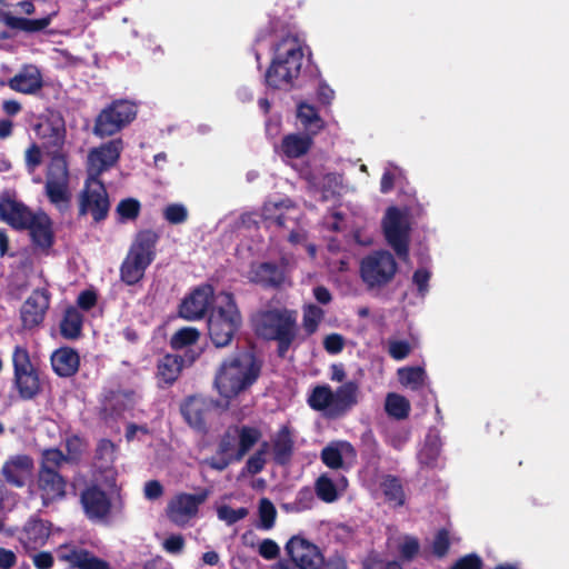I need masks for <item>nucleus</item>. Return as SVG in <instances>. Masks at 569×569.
Wrapping results in <instances>:
<instances>
[{"label":"nucleus","mask_w":569,"mask_h":569,"mask_svg":"<svg viewBox=\"0 0 569 569\" xmlns=\"http://www.w3.org/2000/svg\"><path fill=\"white\" fill-rule=\"evenodd\" d=\"M315 492L317 497L327 503L335 502L338 499V490L332 481L326 473L320 475L315 482Z\"/></svg>","instance_id":"37998d69"},{"label":"nucleus","mask_w":569,"mask_h":569,"mask_svg":"<svg viewBox=\"0 0 569 569\" xmlns=\"http://www.w3.org/2000/svg\"><path fill=\"white\" fill-rule=\"evenodd\" d=\"M388 352L392 359L403 360L410 355L411 346L406 340H390Z\"/></svg>","instance_id":"13d9d810"},{"label":"nucleus","mask_w":569,"mask_h":569,"mask_svg":"<svg viewBox=\"0 0 569 569\" xmlns=\"http://www.w3.org/2000/svg\"><path fill=\"white\" fill-rule=\"evenodd\" d=\"M323 318L325 311L322 308L315 303L305 305L302 309V329L306 336L315 335Z\"/></svg>","instance_id":"58836bf2"},{"label":"nucleus","mask_w":569,"mask_h":569,"mask_svg":"<svg viewBox=\"0 0 569 569\" xmlns=\"http://www.w3.org/2000/svg\"><path fill=\"white\" fill-rule=\"evenodd\" d=\"M137 111V106L129 100H113L97 116L93 133L104 138L121 131L136 119Z\"/></svg>","instance_id":"1a4fd4ad"},{"label":"nucleus","mask_w":569,"mask_h":569,"mask_svg":"<svg viewBox=\"0 0 569 569\" xmlns=\"http://www.w3.org/2000/svg\"><path fill=\"white\" fill-rule=\"evenodd\" d=\"M359 386L356 381H347L335 391L329 385H317L311 390L307 402L323 417L336 420L345 417L358 403Z\"/></svg>","instance_id":"39448f33"},{"label":"nucleus","mask_w":569,"mask_h":569,"mask_svg":"<svg viewBox=\"0 0 569 569\" xmlns=\"http://www.w3.org/2000/svg\"><path fill=\"white\" fill-rule=\"evenodd\" d=\"M380 488L387 502L393 507L403 506L406 495L400 478L393 475H386L382 478Z\"/></svg>","instance_id":"c9c22d12"},{"label":"nucleus","mask_w":569,"mask_h":569,"mask_svg":"<svg viewBox=\"0 0 569 569\" xmlns=\"http://www.w3.org/2000/svg\"><path fill=\"white\" fill-rule=\"evenodd\" d=\"M315 491L310 487H302L296 497V505L299 510H308L312 508L315 501Z\"/></svg>","instance_id":"e2e57ef3"},{"label":"nucleus","mask_w":569,"mask_h":569,"mask_svg":"<svg viewBox=\"0 0 569 569\" xmlns=\"http://www.w3.org/2000/svg\"><path fill=\"white\" fill-rule=\"evenodd\" d=\"M210 490L201 488L197 493H178L168 505V516L176 523L197 516L199 507L209 498Z\"/></svg>","instance_id":"f3484780"},{"label":"nucleus","mask_w":569,"mask_h":569,"mask_svg":"<svg viewBox=\"0 0 569 569\" xmlns=\"http://www.w3.org/2000/svg\"><path fill=\"white\" fill-rule=\"evenodd\" d=\"M449 569H482V561L479 556L471 553L458 559ZM497 569L515 568L499 566Z\"/></svg>","instance_id":"4d7b16f0"},{"label":"nucleus","mask_w":569,"mask_h":569,"mask_svg":"<svg viewBox=\"0 0 569 569\" xmlns=\"http://www.w3.org/2000/svg\"><path fill=\"white\" fill-rule=\"evenodd\" d=\"M32 243L42 250H49L54 244L53 222L43 211H38L29 222L27 229Z\"/></svg>","instance_id":"393cba45"},{"label":"nucleus","mask_w":569,"mask_h":569,"mask_svg":"<svg viewBox=\"0 0 569 569\" xmlns=\"http://www.w3.org/2000/svg\"><path fill=\"white\" fill-rule=\"evenodd\" d=\"M259 522L257 528L270 530L274 527L277 519V509L268 498H261L258 506Z\"/></svg>","instance_id":"c03bdc74"},{"label":"nucleus","mask_w":569,"mask_h":569,"mask_svg":"<svg viewBox=\"0 0 569 569\" xmlns=\"http://www.w3.org/2000/svg\"><path fill=\"white\" fill-rule=\"evenodd\" d=\"M430 277L431 273L423 268L417 269L413 272L412 281L417 286L419 293L422 296L428 291Z\"/></svg>","instance_id":"774afa93"},{"label":"nucleus","mask_w":569,"mask_h":569,"mask_svg":"<svg viewBox=\"0 0 569 569\" xmlns=\"http://www.w3.org/2000/svg\"><path fill=\"white\" fill-rule=\"evenodd\" d=\"M398 264L389 251L380 250L362 258L360 276L368 288H381L391 282Z\"/></svg>","instance_id":"9d476101"},{"label":"nucleus","mask_w":569,"mask_h":569,"mask_svg":"<svg viewBox=\"0 0 569 569\" xmlns=\"http://www.w3.org/2000/svg\"><path fill=\"white\" fill-rule=\"evenodd\" d=\"M383 232L387 242L400 259L409 254V227L397 207H389L383 219Z\"/></svg>","instance_id":"4468645a"},{"label":"nucleus","mask_w":569,"mask_h":569,"mask_svg":"<svg viewBox=\"0 0 569 569\" xmlns=\"http://www.w3.org/2000/svg\"><path fill=\"white\" fill-rule=\"evenodd\" d=\"M24 162L28 173H33L42 163V152L37 143H31L26 150Z\"/></svg>","instance_id":"6e6d98bb"},{"label":"nucleus","mask_w":569,"mask_h":569,"mask_svg":"<svg viewBox=\"0 0 569 569\" xmlns=\"http://www.w3.org/2000/svg\"><path fill=\"white\" fill-rule=\"evenodd\" d=\"M57 12L49 13L48 16L40 19H28L22 17H16L10 12L2 14V20L10 29L21 30L28 33H34L44 30L52 21V18Z\"/></svg>","instance_id":"c756f323"},{"label":"nucleus","mask_w":569,"mask_h":569,"mask_svg":"<svg viewBox=\"0 0 569 569\" xmlns=\"http://www.w3.org/2000/svg\"><path fill=\"white\" fill-rule=\"evenodd\" d=\"M200 338L198 329L192 327H184L179 329L170 340V346L174 350H180L186 347L194 345Z\"/></svg>","instance_id":"49530a36"},{"label":"nucleus","mask_w":569,"mask_h":569,"mask_svg":"<svg viewBox=\"0 0 569 569\" xmlns=\"http://www.w3.org/2000/svg\"><path fill=\"white\" fill-rule=\"evenodd\" d=\"M254 333L277 342V355L283 358L298 336V312L287 307L258 311L251 318Z\"/></svg>","instance_id":"f03ea898"},{"label":"nucleus","mask_w":569,"mask_h":569,"mask_svg":"<svg viewBox=\"0 0 569 569\" xmlns=\"http://www.w3.org/2000/svg\"><path fill=\"white\" fill-rule=\"evenodd\" d=\"M141 212V203L136 198H126L119 201L116 207V213L120 222L133 221Z\"/></svg>","instance_id":"a18cd8bd"},{"label":"nucleus","mask_w":569,"mask_h":569,"mask_svg":"<svg viewBox=\"0 0 569 569\" xmlns=\"http://www.w3.org/2000/svg\"><path fill=\"white\" fill-rule=\"evenodd\" d=\"M186 546L184 537L181 533L170 535L162 542L163 549L170 555H179L183 551Z\"/></svg>","instance_id":"bf43d9fd"},{"label":"nucleus","mask_w":569,"mask_h":569,"mask_svg":"<svg viewBox=\"0 0 569 569\" xmlns=\"http://www.w3.org/2000/svg\"><path fill=\"white\" fill-rule=\"evenodd\" d=\"M312 142L308 134L289 133L282 138L280 148L287 158L297 159L308 153Z\"/></svg>","instance_id":"72a5a7b5"},{"label":"nucleus","mask_w":569,"mask_h":569,"mask_svg":"<svg viewBox=\"0 0 569 569\" xmlns=\"http://www.w3.org/2000/svg\"><path fill=\"white\" fill-rule=\"evenodd\" d=\"M234 432L237 433L238 447L231 459H223L219 462L212 463V470L223 471L232 462H239L243 457L252 449V447L261 439L262 433L256 427L250 426H233Z\"/></svg>","instance_id":"4be33fe9"},{"label":"nucleus","mask_w":569,"mask_h":569,"mask_svg":"<svg viewBox=\"0 0 569 569\" xmlns=\"http://www.w3.org/2000/svg\"><path fill=\"white\" fill-rule=\"evenodd\" d=\"M263 362L252 350H238L224 358L216 376L219 395L231 400L250 389L260 378Z\"/></svg>","instance_id":"f257e3e1"},{"label":"nucleus","mask_w":569,"mask_h":569,"mask_svg":"<svg viewBox=\"0 0 569 569\" xmlns=\"http://www.w3.org/2000/svg\"><path fill=\"white\" fill-rule=\"evenodd\" d=\"M284 551L295 567L289 569H320L325 563L319 547L301 535L292 536L287 541Z\"/></svg>","instance_id":"ddd939ff"},{"label":"nucleus","mask_w":569,"mask_h":569,"mask_svg":"<svg viewBox=\"0 0 569 569\" xmlns=\"http://www.w3.org/2000/svg\"><path fill=\"white\" fill-rule=\"evenodd\" d=\"M419 541L417 538L408 537L400 546V556L405 560H412L419 552Z\"/></svg>","instance_id":"0e129e2a"},{"label":"nucleus","mask_w":569,"mask_h":569,"mask_svg":"<svg viewBox=\"0 0 569 569\" xmlns=\"http://www.w3.org/2000/svg\"><path fill=\"white\" fill-rule=\"evenodd\" d=\"M57 556L60 561L67 562L70 569H111L109 562L73 543L61 545Z\"/></svg>","instance_id":"6ab92c4d"},{"label":"nucleus","mask_w":569,"mask_h":569,"mask_svg":"<svg viewBox=\"0 0 569 569\" xmlns=\"http://www.w3.org/2000/svg\"><path fill=\"white\" fill-rule=\"evenodd\" d=\"M303 60L300 40L287 34L274 47V57L266 72V83L272 89L289 90L298 79Z\"/></svg>","instance_id":"7ed1b4c3"},{"label":"nucleus","mask_w":569,"mask_h":569,"mask_svg":"<svg viewBox=\"0 0 569 569\" xmlns=\"http://www.w3.org/2000/svg\"><path fill=\"white\" fill-rule=\"evenodd\" d=\"M250 283L264 290H279L289 282L288 262L284 258L280 261H254L250 263L247 272Z\"/></svg>","instance_id":"f8f14e48"},{"label":"nucleus","mask_w":569,"mask_h":569,"mask_svg":"<svg viewBox=\"0 0 569 569\" xmlns=\"http://www.w3.org/2000/svg\"><path fill=\"white\" fill-rule=\"evenodd\" d=\"M266 462V458L261 457V453H253L248 458L243 472L252 476L258 475L264 469Z\"/></svg>","instance_id":"69168bd1"},{"label":"nucleus","mask_w":569,"mask_h":569,"mask_svg":"<svg viewBox=\"0 0 569 569\" xmlns=\"http://www.w3.org/2000/svg\"><path fill=\"white\" fill-rule=\"evenodd\" d=\"M218 298L219 305L212 306L208 315V336L216 348H226L240 330L242 316L233 293L222 291Z\"/></svg>","instance_id":"20e7f679"},{"label":"nucleus","mask_w":569,"mask_h":569,"mask_svg":"<svg viewBox=\"0 0 569 569\" xmlns=\"http://www.w3.org/2000/svg\"><path fill=\"white\" fill-rule=\"evenodd\" d=\"M287 211H280L278 213H269L270 208H264V220L269 222L270 226H276L278 228L290 229L291 227H296V218L289 214V210L293 209V206H286Z\"/></svg>","instance_id":"8fccbe9b"},{"label":"nucleus","mask_w":569,"mask_h":569,"mask_svg":"<svg viewBox=\"0 0 569 569\" xmlns=\"http://www.w3.org/2000/svg\"><path fill=\"white\" fill-rule=\"evenodd\" d=\"M62 451L58 448L42 450L37 472V489L43 507L67 496V479L60 473Z\"/></svg>","instance_id":"0eeeda50"},{"label":"nucleus","mask_w":569,"mask_h":569,"mask_svg":"<svg viewBox=\"0 0 569 569\" xmlns=\"http://www.w3.org/2000/svg\"><path fill=\"white\" fill-rule=\"evenodd\" d=\"M163 218L171 224H181L188 219V210L181 203H171L164 208Z\"/></svg>","instance_id":"864d4df0"},{"label":"nucleus","mask_w":569,"mask_h":569,"mask_svg":"<svg viewBox=\"0 0 569 569\" xmlns=\"http://www.w3.org/2000/svg\"><path fill=\"white\" fill-rule=\"evenodd\" d=\"M183 368V358L179 355H164L158 360L157 377L159 381L171 386L180 376Z\"/></svg>","instance_id":"473e14b6"},{"label":"nucleus","mask_w":569,"mask_h":569,"mask_svg":"<svg viewBox=\"0 0 569 569\" xmlns=\"http://www.w3.org/2000/svg\"><path fill=\"white\" fill-rule=\"evenodd\" d=\"M323 348L330 355H338L345 348V338L340 333L327 335L323 339Z\"/></svg>","instance_id":"052dcab7"},{"label":"nucleus","mask_w":569,"mask_h":569,"mask_svg":"<svg viewBox=\"0 0 569 569\" xmlns=\"http://www.w3.org/2000/svg\"><path fill=\"white\" fill-rule=\"evenodd\" d=\"M425 370L421 367H406L398 370V377L402 385L418 390L425 383Z\"/></svg>","instance_id":"de8ad7c7"},{"label":"nucleus","mask_w":569,"mask_h":569,"mask_svg":"<svg viewBox=\"0 0 569 569\" xmlns=\"http://www.w3.org/2000/svg\"><path fill=\"white\" fill-rule=\"evenodd\" d=\"M36 132L42 140L43 148L47 149L49 154L62 152L66 140V129L63 124L54 126L50 122L39 123L36 127Z\"/></svg>","instance_id":"cd10ccee"},{"label":"nucleus","mask_w":569,"mask_h":569,"mask_svg":"<svg viewBox=\"0 0 569 569\" xmlns=\"http://www.w3.org/2000/svg\"><path fill=\"white\" fill-rule=\"evenodd\" d=\"M385 408L389 416L398 420L406 419L410 412L409 401L398 393H389L387 396Z\"/></svg>","instance_id":"79ce46f5"},{"label":"nucleus","mask_w":569,"mask_h":569,"mask_svg":"<svg viewBox=\"0 0 569 569\" xmlns=\"http://www.w3.org/2000/svg\"><path fill=\"white\" fill-rule=\"evenodd\" d=\"M67 453L62 452L64 462H78L83 452V441L78 435H72L64 442Z\"/></svg>","instance_id":"3c124183"},{"label":"nucleus","mask_w":569,"mask_h":569,"mask_svg":"<svg viewBox=\"0 0 569 569\" xmlns=\"http://www.w3.org/2000/svg\"><path fill=\"white\" fill-rule=\"evenodd\" d=\"M248 513L249 511L244 507L233 509L224 505L218 509L219 519L226 521V523L229 526L234 525L238 521L244 519L248 516Z\"/></svg>","instance_id":"5fc2aeb1"},{"label":"nucleus","mask_w":569,"mask_h":569,"mask_svg":"<svg viewBox=\"0 0 569 569\" xmlns=\"http://www.w3.org/2000/svg\"><path fill=\"white\" fill-rule=\"evenodd\" d=\"M212 407V400L200 396H190L181 405L180 411L189 427L199 432H207V419Z\"/></svg>","instance_id":"412c9836"},{"label":"nucleus","mask_w":569,"mask_h":569,"mask_svg":"<svg viewBox=\"0 0 569 569\" xmlns=\"http://www.w3.org/2000/svg\"><path fill=\"white\" fill-rule=\"evenodd\" d=\"M46 194L51 203L59 209L68 208L71 194L69 191V181L46 180Z\"/></svg>","instance_id":"4c0bfd02"},{"label":"nucleus","mask_w":569,"mask_h":569,"mask_svg":"<svg viewBox=\"0 0 569 569\" xmlns=\"http://www.w3.org/2000/svg\"><path fill=\"white\" fill-rule=\"evenodd\" d=\"M7 86L16 92L33 94L42 88L43 79L38 67L26 64L7 81Z\"/></svg>","instance_id":"a878e982"},{"label":"nucleus","mask_w":569,"mask_h":569,"mask_svg":"<svg viewBox=\"0 0 569 569\" xmlns=\"http://www.w3.org/2000/svg\"><path fill=\"white\" fill-rule=\"evenodd\" d=\"M343 456L355 458L357 456L355 447L348 441H341L337 446L329 445L321 450V461L330 469H340L343 467Z\"/></svg>","instance_id":"2f4dec72"},{"label":"nucleus","mask_w":569,"mask_h":569,"mask_svg":"<svg viewBox=\"0 0 569 569\" xmlns=\"http://www.w3.org/2000/svg\"><path fill=\"white\" fill-rule=\"evenodd\" d=\"M79 217L90 214L96 223L104 221L110 211V199L101 179L87 178L78 196Z\"/></svg>","instance_id":"9b49d317"},{"label":"nucleus","mask_w":569,"mask_h":569,"mask_svg":"<svg viewBox=\"0 0 569 569\" xmlns=\"http://www.w3.org/2000/svg\"><path fill=\"white\" fill-rule=\"evenodd\" d=\"M237 433L234 432L233 426L229 427L220 437L216 456L207 458L204 463L212 469V463L219 462L220 460L231 459L237 450Z\"/></svg>","instance_id":"f704fd0d"},{"label":"nucleus","mask_w":569,"mask_h":569,"mask_svg":"<svg viewBox=\"0 0 569 569\" xmlns=\"http://www.w3.org/2000/svg\"><path fill=\"white\" fill-rule=\"evenodd\" d=\"M33 469L34 462L30 456L17 455L3 463L1 473L9 485L22 488L31 479Z\"/></svg>","instance_id":"5701e85b"},{"label":"nucleus","mask_w":569,"mask_h":569,"mask_svg":"<svg viewBox=\"0 0 569 569\" xmlns=\"http://www.w3.org/2000/svg\"><path fill=\"white\" fill-rule=\"evenodd\" d=\"M259 555L267 560H272L279 557L280 548L273 540L264 539L259 546Z\"/></svg>","instance_id":"338daca9"},{"label":"nucleus","mask_w":569,"mask_h":569,"mask_svg":"<svg viewBox=\"0 0 569 569\" xmlns=\"http://www.w3.org/2000/svg\"><path fill=\"white\" fill-rule=\"evenodd\" d=\"M50 156L47 180L69 181L68 162L63 152L50 153Z\"/></svg>","instance_id":"a19ab883"},{"label":"nucleus","mask_w":569,"mask_h":569,"mask_svg":"<svg viewBox=\"0 0 569 569\" xmlns=\"http://www.w3.org/2000/svg\"><path fill=\"white\" fill-rule=\"evenodd\" d=\"M116 445L110 439L99 440L94 452V459L100 462L101 468H108L113 463L116 459Z\"/></svg>","instance_id":"09e8293b"},{"label":"nucleus","mask_w":569,"mask_h":569,"mask_svg":"<svg viewBox=\"0 0 569 569\" xmlns=\"http://www.w3.org/2000/svg\"><path fill=\"white\" fill-rule=\"evenodd\" d=\"M36 212L23 202L4 194L0 198V219L16 230H26Z\"/></svg>","instance_id":"b1692460"},{"label":"nucleus","mask_w":569,"mask_h":569,"mask_svg":"<svg viewBox=\"0 0 569 569\" xmlns=\"http://www.w3.org/2000/svg\"><path fill=\"white\" fill-rule=\"evenodd\" d=\"M297 117L307 130L317 132L323 128V120L318 110L309 103L301 102L298 104Z\"/></svg>","instance_id":"ea45409f"},{"label":"nucleus","mask_w":569,"mask_h":569,"mask_svg":"<svg viewBox=\"0 0 569 569\" xmlns=\"http://www.w3.org/2000/svg\"><path fill=\"white\" fill-rule=\"evenodd\" d=\"M295 451V441L290 429L283 426L276 435L272 443L273 461L278 466L290 463Z\"/></svg>","instance_id":"c85d7f7f"},{"label":"nucleus","mask_w":569,"mask_h":569,"mask_svg":"<svg viewBox=\"0 0 569 569\" xmlns=\"http://www.w3.org/2000/svg\"><path fill=\"white\" fill-rule=\"evenodd\" d=\"M53 372L61 378L74 376L80 366L79 353L70 347L57 349L50 357Z\"/></svg>","instance_id":"bb28decb"},{"label":"nucleus","mask_w":569,"mask_h":569,"mask_svg":"<svg viewBox=\"0 0 569 569\" xmlns=\"http://www.w3.org/2000/svg\"><path fill=\"white\" fill-rule=\"evenodd\" d=\"M23 536L28 545L41 547L50 536V527L42 519H31L24 526Z\"/></svg>","instance_id":"e433bc0d"},{"label":"nucleus","mask_w":569,"mask_h":569,"mask_svg":"<svg viewBox=\"0 0 569 569\" xmlns=\"http://www.w3.org/2000/svg\"><path fill=\"white\" fill-rule=\"evenodd\" d=\"M450 545L449 531L446 528L439 529L431 545L432 555L438 559L445 558L449 552Z\"/></svg>","instance_id":"603ef678"},{"label":"nucleus","mask_w":569,"mask_h":569,"mask_svg":"<svg viewBox=\"0 0 569 569\" xmlns=\"http://www.w3.org/2000/svg\"><path fill=\"white\" fill-rule=\"evenodd\" d=\"M51 293L46 288L34 289L20 308V320L23 330L39 327L50 307Z\"/></svg>","instance_id":"dca6fc26"},{"label":"nucleus","mask_w":569,"mask_h":569,"mask_svg":"<svg viewBox=\"0 0 569 569\" xmlns=\"http://www.w3.org/2000/svg\"><path fill=\"white\" fill-rule=\"evenodd\" d=\"M122 149L123 141L120 138L93 148L88 154V178L100 179L104 171L118 162Z\"/></svg>","instance_id":"2eb2a0df"},{"label":"nucleus","mask_w":569,"mask_h":569,"mask_svg":"<svg viewBox=\"0 0 569 569\" xmlns=\"http://www.w3.org/2000/svg\"><path fill=\"white\" fill-rule=\"evenodd\" d=\"M80 502L86 517L91 521L107 519L112 508L111 499L97 485L88 486L81 491Z\"/></svg>","instance_id":"aec40b11"},{"label":"nucleus","mask_w":569,"mask_h":569,"mask_svg":"<svg viewBox=\"0 0 569 569\" xmlns=\"http://www.w3.org/2000/svg\"><path fill=\"white\" fill-rule=\"evenodd\" d=\"M159 234L151 229L137 233L130 249L120 266V279L128 286L140 282L148 267L156 259V246Z\"/></svg>","instance_id":"423d86ee"},{"label":"nucleus","mask_w":569,"mask_h":569,"mask_svg":"<svg viewBox=\"0 0 569 569\" xmlns=\"http://www.w3.org/2000/svg\"><path fill=\"white\" fill-rule=\"evenodd\" d=\"M214 298V290L211 284H202L187 296L180 307L179 315L186 320H199L207 313L209 315L210 307Z\"/></svg>","instance_id":"a211bd4d"},{"label":"nucleus","mask_w":569,"mask_h":569,"mask_svg":"<svg viewBox=\"0 0 569 569\" xmlns=\"http://www.w3.org/2000/svg\"><path fill=\"white\" fill-rule=\"evenodd\" d=\"M13 377L12 385L21 400L36 399L43 391L42 372L31 361L29 350L21 345L13 348L11 356Z\"/></svg>","instance_id":"6e6552de"},{"label":"nucleus","mask_w":569,"mask_h":569,"mask_svg":"<svg viewBox=\"0 0 569 569\" xmlns=\"http://www.w3.org/2000/svg\"><path fill=\"white\" fill-rule=\"evenodd\" d=\"M84 317L74 306L66 308L59 325L60 335L68 340H77L82 335Z\"/></svg>","instance_id":"7c9ffc66"},{"label":"nucleus","mask_w":569,"mask_h":569,"mask_svg":"<svg viewBox=\"0 0 569 569\" xmlns=\"http://www.w3.org/2000/svg\"><path fill=\"white\" fill-rule=\"evenodd\" d=\"M98 302V295L93 290H83L77 298V308L83 311H89L96 307Z\"/></svg>","instance_id":"680f3d73"}]
</instances>
